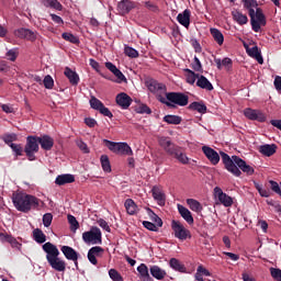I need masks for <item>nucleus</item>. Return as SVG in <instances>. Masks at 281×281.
Returning a JSON list of instances; mask_svg holds the SVG:
<instances>
[{"instance_id": "47", "label": "nucleus", "mask_w": 281, "mask_h": 281, "mask_svg": "<svg viewBox=\"0 0 281 281\" xmlns=\"http://www.w3.org/2000/svg\"><path fill=\"white\" fill-rule=\"evenodd\" d=\"M193 71H198L199 74H203V65L201 64V59L199 57L193 58V63L191 64Z\"/></svg>"}, {"instance_id": "37", "label": "nucleus", "mask_w": 281, "mask_h": 281, "mask_svg": "<svg viewBox=\"0 0 281 281\" xmlns=\"http://www.w3.org/2000/svg\"><path fill=\"white\" fill-rule=\"evenodd\" d=\"M147 214L150 221H153V223H155L157 227H164V221L155 213L153 209L147 207Z\"/></svg>"}, {"instance_id": "7", "label": "nucleus", "mask_w": 281, "mask_h": 281, "mask_svg": "<svg viewBox=\"0 0 281 281\" xmlns=\"http://www.w3.org/2000/svg\"><path fill=\"white\" fill-rule=\"evenodd\" d=\"M171 229L175 234V238H178V240H188V238H192L190 229L186 228L179 221H171Z\"/></svg>"}, {"instance_id": "34", "label": "nucleus", "mask_w": 281, "mask_h": 281, "mask_svg": "<svg viewBox=\"0 0 281 281\" xmlns=\"http://www.w3.org/2000/svg\"><path fill=\"white\" fill-rule=\"evenodd\" d=\"M42 3L44 8H50L52 10L63 12V3H60L58 0H43Z\"/></svg>"}, {"instance_id": "64", "label": "nucleus", "mask_w": 281, "mask_h": 281, "mask_svg": "<svg viewBox=\"0 0 281 281\" xmlns=\"http://www.w3.org/2000/svg\"><path fill=\"white\" fill-rule=\"evenodd\" d=\"M27 34V29H18L15 32H14V35L18 37V38H25Z\"/></svg>"}, {"instance_id": "46", "label": "nucleus", "mask_w": 281, "mask_h": 281, "mask_svg": "<svg viewBox=\"0 0 281 281\" xmlns=\"http://www.w3.org/2000/svg\"><path fill=\"white\" fill-rule=\"evenodd\" d=\"M67 218H68V223L70 225L71 232H76V229L80 227V223H78V220H76V216L71 214H69Z\"/></svg>"}, {"instance_id": "58", "label": "nucleus", "mask_w": 281, "mask_h": 281, "mask_svg": "<svg viewBox=\"0 0 281 281\" xmlns=\"http://www.w3.org/2000/svg\"><path fill=\"white\" fill-rule=\"evenodd\" d=\"M270 273L276 281H281V270L278 268H270Z\"/></svg>"}, {"instance_id": "48", "label": "nucleus", "mask_w": 281, "mask_h": 281, "mask_svg": "<svg viewBox=\"0 0 281 281\" xmlns=\"http://www.w3.org/2000/svg\"><path fill=\"white\" fill-rule=\"evenodd\" d=\"M256 19L257 21H259V23H261L262 26L267 25V16H265V13L262 12V10L260 8L256 9Z\"/></svg>"}, {"instance_id": "13", "label": "nucleus", "mask_w": 281, "mask_h": 281, "mask_svg": "<svg viewBox=\"0 0 281 281\" xmlns=\"http://www.w3.org/2000/svg\"><path fill=\"white\" fill-rule=\"evenodd\" d=\"M202 153L205 155V157L209 159V161H211L213 166L218 165V161H221V156L212 147L203 146Z\"/></svg>"}, {"instance_id": "20", "label": "nucleus", "mask_w": 281, "mask_h": 281, "mask_svg": "<svg viewBox=\"0 0 281 281\" xmlns=\"http://www.w3.org/2000/svg\"><path fill=\"white\" fill-rule=\"evenodd\" d=\"M232 16L235 23H238V25H247V23H249V18H247V14H244L238 9L232 11Z\"/></svg>"}, {"instance_id": "59", "label": "nucleus", "mask_w": 281, "mask_h": 281, "mask_svg": "<svg viewBox=\"0 0 281 281\" xmlns=\"http://www.w3.org/2000/svg\"><path fill=\"white\" fill-rule=\"evenodd\" d=\"M256 111L257 110H254L251 108H247L244 110V115L245 117H247L248 120H252L254 121V117L256 115Z\"/></svg>"}, {"instance_id": "5", "label": "nucleus", "mask_w": 281, "mask_h": 281, "mask_svg": "<svg viewBox=\"0 0 281 281\" xmlns=\"http://www.w3.org/2000/svg\"><path fill=\"white\" fill-rule=\"evenodd\" d=\"M38 136H27L26 144L24 146V153L29 161H36V153H38Z\"/></svg>"}, {"instance_id": "44", "label": "nucleus", "mask_w": 281, "mask_h": 281, "mask_svg": "<svg viewBox=\"0 0 281 281\" xmlns=\"http://www.w3.org/2000/svg\"><path fill=\"white\" fill-rule=\"evenodd\" d=\"M100 161L103 172H111V161L109 160V156L102 155Z\"/></svg>"}, {"instance_id": "25", "label": "nucleus", "mask_w": 281, "mask_h": 281, "mask_svg": "<svg viewBox=\"0 0 281 281\" xmlns=\"http://www.w3.org/2000/svg\"><path fill=\"white\" fill-rule=\"evenodd\" d=\"M277 150L278 146L276 144H266L259 147V153H261V155H265V157H272V155H276Z\"/></svg>"}, {"instance_id": "43", "label": "nucleus", "mask_w": 281, "mask_h": 281, "mask_svg": "<svg viewBox=\"0 0 281 281\" xmlns=\"http://www.w3.org/2000/svg\"><path fill=\"white\" fill-rule=\"evenodd\" d=\"M10 148L14 155V157H23V153H25V149H23V145L21 144H11Z\"/></svg>"}, {"instance_id": "9", "label": "nucleus", "mask_w": 281, "mask_h": 281, "mask_svg": "<svg viewBox=\"0 0 281 281\" xmlns=\"http://www.w3.org/2000/svg\"><path fill=\"white\" fill-rule=\"evenodd\" d=\"M220 155L226 170L231 172V175H234V177H240V175H243V171L238 169L236 161H234V156L229 157V155L225 154V151H221Z\"/></svg>"}, {"instance_id": "61", "label": "nucleus", "mask_w": 281, "mask_h": 281, "mask_svg": "<svg viewBox=\"0 0 281 281\" xmlns=\"http://www.w3.org/2000/svg\"><path fill=\"white\" fill-rule=\"evenodd\" d=\"M145 8H147V10L150 12H159V7H157V4L153 3L151 1H146Z\"/></svg>"}, {"instance_id": "52", "label": "nucleus", "mask_w": 281, "mask_h": 281, "mask_svg": "<svg viewBox=\"0 0 281 281\" xmlns=\"http://www.w3.org/2000/svg\"><path fill=\"white\" fill-rule=\"evenodd\" d=\"M143 227H145V229H148L149 232H159V226H157L153 222L144 221Z\"/></svg>"}, {"instance_id": "21", "label": "nucleus", "mask_w": 281, "mask_h": 281, "mask_svg": "<svg viewBox=\"0 0 281 281\" xmlns=\"http://www.w3.org/2000/svg\"><path fill=\"white\" fill-rule=\"evenodd\" d=\"M178 212L180 216L188 223V225H194V217H192V212L188 210L186 206L178 204Z\"/></svg>"}, {"instance_id": "57", "label": "nucleus", "mask_w": 281, "mask_h": 281, "mask_svg": "<svg viewBox=\"0 0 281 281\" xmlns=\"http://www.w3.org/2000/svg\"><path fill=\"white\" fill-rule=\"evenodd\" d=\"M136 111H137V113H140L142 115H144V113L146 115H150V113H153V110H150L148 108V105H146V104L139 105Z\"/></svg>"}, {"instance_id": "49", "label": "nucleus", "mask_w": 281, "mask_h": 281, "mask_svg": "<svg viewBox=\"0 0 281 281\" xmlns=\"http://www.w3.org/2000/svg\"><path fill=\"white\" fill-rule=\"evenodd\" d=\"M124 53H125V56H128L130 58H138L139 57V52H137V49L130 47V46H125Z\"/></svg>"}, {"instance_id": "41", "label": "nucleus", "mask_w": 281, "mask_h": 281, "mask_svg": "<svg viewBox=\"0 0 281 281\" xmlns=\"http://www.w3.org/2000/svg\"><path fill=\"white\" fill-rule=\"evenodd\" d=\"M187 75V82L188 85H194V82H196V80H199V74L194 72L193 70H191L190 68L184 69Z\"/></svg>"}, {"instance_id": "24", "label": "nucleus", "mask_w": 281, "mask_h": 281, "mask_svg": "<svg viewBox=\"0 0 281 281\" xmlns=\"http://www.w3.org/2000/svg\"><path fill=\"white\" fill-rule=\"evenodd\" d=\"M246 52L250 58H255L259 65H262L265 63V59L262 58V54L260 53V49H258V46H254L251 48L246 47Z\"/></svg>"}, {"instance_id": "39", "label": "nucleus", "mask_w": 281, "mask_h": 281, "mask_svg": "<svg viewBox=\"0 0 281 281\" xmlns=\"http://www.w3.org/2000/svg\"><path fill=\"white\" fill-rule=\"evenodd\" d=\"M162 121L166 122L167 124L179 125L181 124L182 119L179 115L168 114L164 116Z\"/></svg>"}, {"instance_id": "28", "label": "nucleus", "mask_w": 281, "mask_h": 281, "mask_svg": "<svg viewBox=\"0 0 281 281\" xmlns=\"http://www.w3.org/2000/svg\"><path fill=\"white\" fill-rule=\"evenodd\" d=\"M169 267L173 269V271H178L179 273H187L188 269L186 268V265H183L179 259L171 258L169 260Z\"/></svg>"}, {"instance_id": "18", "label": "nucleus", "mask_w": 281, "mask_h": 281, "mask_svg": "<svg viewBox=\"0 0 281 281\" xmlns=\"http://www.w3.org/2000/svg\"><path fill=\"white\" fill-rule=\"evenodd\" d=\"M105 67L106 69H109V71L114 74L119 82H126V76H124V74L120 69H117V66H115L113 63L111 61L105 63Z\"/></svg>"}, {"instance_id": "17", "label": "nucleus", "mask_w": 281, "mask_h": 281, "mask_svg": "<svg viewBox=\"0 0 281 281\" xmlns=\"http://www.w3.org/2000/svg\"><path fill=\"white\" fill-rule=\"evenodd\" d=\"M60 251L64 254L67 260H71L72 262L78 260V251H76V249H74L71 246H61Z\"/></svg>"}, {"instance_id": "23", "label": "nucleus", "mask_w": 281, "mask_h": 281, "mask_svg": "<svg viewBox=\"0 0 281 281\" xmlns=\"http://www.w3.org/2000/svg\"><path fill=\"white\" fill-rule=\"evenodd\" d=\"M147 88L151 93H164L166 91V85L159 83L156 80L147 81Z\"/></svg>"}, {"instance_id": "27", "label": "nucleus", "mask_w": 281, "mask_h": 281, "mask_svg": "<svg viewBox=\"0 0 281 281\" xmlns=\"http://www.w3.org/2000/svg\"><path fill=\"white\" fill-rule=\"evenodd\" d=\"M190 9L184 10L182 13H179L177 16L178 23L180 25H183V27L189 29L190 27Z\"/></svg>"}, {"instance_id": "31", "label": "nucleus", "mask_w": 281, "mask_h": 281, "mask_svg": "<svg viewBox=\"0 0 281 281\" xmlns=\"http://www.w3.org/2000/svg\"><path fill=\"white\" fill-rule=\"evenodd\" d=\"M149 273L155 280H164L167 276L166 270L161 269L159 266H151L149 268Z\"/></svg>"}, {"instance_id": "10", "label": "nucleus", "mask_w": 281, "mask_h": 281, "mask_svg": "<svg viewBox=\"0 0 281 281\" xmlns=\"http://www.w3.org/2000/svg\"><path fill=\"white\" fill-rule=\"evenodd\" d=\"M214 196L215 199H218L220 203H222L224 207H232V205H234V200L232 199V196L223 192V189H221V187L214 188Z\"/></svg>"}, {"instance_id": "22", "label": "nucleus", "mask_w": 281, "mask_h": 281, "mask_svg": "<svg viewBox=\"0 0 281 281\" xmlns=\"http://www.w3.org/2000/svg\"><path fill=\"white\" fill-rule=\"evenodd\" d=\"M196 87H199L200 89H205V91H214V86L212 85V82H210V80L203 76V75H200L198 77V80H196Z\"/></svg>"}, {"instance_id": "4", "label": "nucleus", "mask_w": 281, "mask_h": 281, "mask_svg": "<svg viewBox=\"0 0 281 281\" xmlns=\"http://www.w3.org/2000/svg\"><path fill=\"white\" fill-rule=\"evenodd\" d=\"M157 100L161 104H166L169 109H176L177 106H188L190 97L183 92H167L166 98L158 94Z\"/></svg>"}, {"instance_id": "53", "label": "nucleus", "mask_w": 281, "mask_h": 281, "mask_svg": "<svg viewBox=\"0 0 281 281\" xmlns=\"http://www.w3.org/2000/svg\"><path fill=\"white\" fill-rule=\"evenodd\" d=\"M241 3L246 10L258 8V0H241Z\"/></svg>"}, {"instance_id": "12", "label": "nucleus", "mask_w": 281, "mask_h": 281, "mask_svg": "<svg viewBox=\"0 0 281 281\" xmlns=\"http://www.w3.org/2000/svg\"><path fill=\"white\" fill-rule=\"evenodd\" d=\"M116 10L121 16H125V14H128L131 10H135V2L131 0H121L117 3Z\"/></svg>"}, {"instance_id": "11", "label": "nucleus", "mask_w": 281, "mask_h": 281, "mask_svg": "<svg viewBox=\"0 0 281 281\" xmlns=\"http://www.w3.org/2000/svg\"><path fill=\"white\" fill-rule=\"evenodd\" d=\"M233 159L235 161V166H237L238 170H241V172H245L249 177H251V175H254V172H256L254 167L247 165V161H245L243 158H240L238 156H234Z\"/></svg>"}, {"instance_id": "51", "label": "nucleus", "mask_w": 281, "mask_h": 281, "mask_svg": "<svg viewBox=\"0 0 281 281\" xmlns=\"http://www.w3.org/2000/svg\"><path fill=\"white\" fill-rule=\"evenodd\" d=\"M269 183H270V190H272V192L278 194L281 199V186L274 180H269Z\"/></svg>"}, {"instance_id": "60", "label": "nucleus", "mask_w": 281, "mask_h": 281, "mask_svg": "<svg viewBox=\"0 0 281 281\" xmlns=\"http://www.w3.org/2000/svg\"><path fill=\"white\" fill-rule=\"evenodd\" d=\"M49 16H50L52 21L56 23V25H65V21L63 20V18H60V15L50 13Z\"/></svg>"}, {"instance_id": "6", "label": "nucleus", "mask_w": 281, "mask_h": 281, "mask_svg": "<svg viewBox=\"0 0 281 281\" xmlns=\"http://www.w3.org/2000/svg\"><path fill=\"white\" fill-rule=\"evenodd\" d=\"M109 150L115 153V155H133V149L126 143H115L109 139L103 140Z\"/></svg>"}, {"instance_id": "50", "label": "nucleus", "mask_w": 281, "mask_h": 281, "mask_svg": "<svg viewBox=\"0 0 281 281\" xmlns=\"http://www.w3.org/2000/svg\"><path fill=\"white\" fill-rule=\"evenodd\" d=\"M109 276L113 281H124V278H122V274H120V272L115 269H110Z\"/></svg>"}, {"instance_id": "45", "label": "nucleus", "mask_w": 281, "mask_h": 281, "mask_svg": "<svg viewBox=\"0 0 281 281\" xmlns=\"http://www.w3.org/2000/svg\"><path fill=\"white\" fill-rule=\"evenodd\" d=\"M90 106L91 109H94V111H100V109L104 106V103H102L98 98L91 97Z\"/></svg>"}, {"instance_id": "36", "label": "nucleus", "mask_w": 281, "mask_h": 281, "mask_svg": "<svg viewBox=\"0 0 281 281\" xmlns=\"http://www.w3.org/2000/svg\"><path fill=\"white\" fill-rule=\"evenodd\" d=\"M124 206L130 216H134V214H137V204H135V201H133V199L125 200Z\"/></svg>"}, {"instance_id": "16", "label": "nucleus", "mask_w": 281, "mask_h": 281, "mask_svg": "<svg viewBox=\"0 0 281 281\" xmlns=\"http://www.w3.org/2000/svg\"><path fill=\"white\" fill-rule=\"evenodd\" d=\"M116 104L123 109H128L133 104V99L128 97L125 92H121L116 95Z\"/></svg>"}, {"instance_id": "62", "label": "nucleus", "mask_w": 281, "mask_h": 281, "mask_svg": "<svg viewBox=\"0 0 281 281\" xmlns=\"http://www.w3.org/2000/svg\"><path fill=\"white\" fill-rule=\"evenodd\" d=\"M250 25L252 27L254 32H260V26L262 25V23H260V21L252 19L250 20Z\"/></svg>"}, {"instance_id": "32", "label": "nucleus", "mask_w": 281, "mask_h": 281, "mask_svg": "<svg viewBox=\"0 0 281 281\" xmlns=\"http://www.w3.org/2000/svg\"><path fill=\"white\" fill-rule=\"evenodd\" d=\"M137 271H138V273H139L140 280H143V281H154V280L150 278V273L148 272V266H146V263H140V265L137 267Z\"/></svg>"}, {"instance_id": "2", "label": "nucleus", "mask_w": 281, "mask_h": 281, "mask_svg": "<svg viewBox=\"0 0 281 281\" xmlns=\"http://www.w3.org/2000/svg\"><path fill=\"white\" fill-rule=\"evenodd\" d=\"M42 249L43 251H45L46 260L52 269L59 272L67 269V263L65 262V260L58 258V256H60V250H58V247H56V245L48 241L42 246Z\"/></svg>"}, {"instance_id": "26", "label": "nucleus", "mask_w": 281, "mask_h": 281, "mask_svg": "<svg viewBox=\"0 0 281 281\" xmlns=\"http://www.w3.org/2000/svg\"><path fill=\"white\" fill-rule=\"evenodd\" d=\"M76 181V177L71 173H65L57 176L55 183L56 186H65L67 183H74Z\"/></svg>"}, {"instance_id": "30", "label": "nucleus", "mask_w": 281, "mask_h": 281, "mask_svg": "<svg viewBox=\"0 0 281 281\" xmlns=\"http://www.w3.org/2000/svg\"><path fill=\"white\" fill-rule=\"evenodd\" d=\"M217 69H223V67H225L226 71H229V69H232L234 61L232 60V58L229 57H225L223 60H221L220 58H215L214 59Z\"/></svg>"}, {"instance_id": "14", "label": "nucleus", "mask_w": 281, "mask_h": 281, "mask_svg": "<svg viewBox=\"0 0 281 281\" xmlns=\"http://www.w3.org/2000/svg\"><path fill=\"white\" fill-rule=\"evenodd\" d=\"M102 254H104V248L100 246H94L89 249L88 251V260L91 265H98V258L102 257Z\"/></svg>"}, {"instance_id": "56", "label": "nucleus", "mask_w": 281, "mask_h": 281, "mask_svg": "<svg viewBox=\"0 0 281 281\" xmlns=\"http://www.w3.org/2000/svg\"><path fill=\"white\" fill-rule=\"evenodd\" d=\"M52 221H54V215H52V213H46L43 215L44 227H49V225H52Z\"/></svg>"}, {"instance_id": "63", "label": "nucleus", "mask_w": 281, "mask_h": 281, "mask_svg": "<svg viewBox=\"0 0 281 281\" xmlns=\"http://www.w3.org/2000/svg\"><path fill=\"white\" fill-rule=\"evenodd\" d=\"M98 225H99V227H101L105 232L111 233V227L109 226V223H106V221L100 218V220H98Z\"/></svg>"}, {"instance_id": "29", "label": "nucleus", "mask_w": 281, "mask_h": 281, "mask_svg": "<svg viewBox=\"0 0 281 281\" xmlns=\"http://www.w3.org/2000/svg\"><path fill=\"white\" fill-rule=\"evenodd\" d=\"M189 111H196L198 113H201V115H205L207 113V105L203 102L193 101L189 106Z\"/></svg>"}, {"instance_id": "1", "label": "nucleus", "mask_w": 281, "mask_h": 281, "mask_svg": "<svg viewBox=\"0 0 281 281\" xmlns=\"http://www.w3.org/2000/svg\"><path fill=\"white\" fill-rule=\"evenodd\" d=\"M12 201L15 210L23 212V214H27L32 210H38L41 203H43L41 199L23 192L13 193Z\"/></svg>"}, {"instance_id": "19", "label": "nucleus", "mask_w": 281, "mask_h": 281, "mask_svg": "<svg viewBox=\"0 0 281 281\" xmlns=\"http://www.w3.org/2000/svg\"><path fill=\"white\" fill-rule=\"evenodd\" d=\"M38 143L43 150H52L54 148V138L49 135L38 136Z\"/></svg>"}, {"instance_id": "42", "label": "nucleus", "mask_w": 281, "mask_h": 281, "mask_svg": "<svg viewBox=\"0 0 281 281\" xmlns=\"http://www.w3.org/2000/svg\"><path fill=\"white\" fill-rule=\"evenodd\" d=\"M61 38H64V41H67L68 43H72V45L80 44V38H78V36L74 35L72 33H63Z\"/></svg>"}, {"instance_id": "33", "label": "nucleus", "mask_w": 281, "mask_h": 281, "mask_svg": "<svg viewBox=\"0 0 281 281\" xmlns=\"http://www.w3.org/2000/svg\"><path fill=\"white\" fill-rule=\"evenodd\" d=\"M66 78H68L70 85H78L80 82V77L71 68L66 67L64 71Z\"/></svg>"}, {"instance_id": "55", "label": "nucleus", "mask_w": 281, "mask_h": 281, "mask_svg": "<svg viewBox=\"0 0 281 281\" xmlns=\"http://www.w3.org/2000/svg\"><path fill=\"white\" fill-rule=\"evenodd\" d=\"M43 85H44L45 89H54V78H52V76L47 75L43 80Z\"/></svg>"}, {"instance_id": "38", "label": "nucleus", "mask_w": 281, "mask_h": 281, "mask_svg": "<svg viewBox=\"0 0 281 281\" xmlns=\"http://www.w3.org/2000/svg\"><path fill=\"white\" fill-rule=\"evenodd\" d=\"M33 238L35 243H38L40 245H43V243L47 240V236H45V233L40 228L33 231Z\"/></svg>"}, {"instance_id": "3", "label": "nucleus", "mask_w": 281, "mask_h": 281, "mask_svg": "<svg viewBox=\"0 0 281 281\" xmlns=\"http://www.w3.org/2000/svg\"><path fill=\"white\" fill-rule=\"evenodd\" d=\"M158 144L162 148V150L167 153V155H169L170 157H175V159H178L180 164H183L186 166L188 161H190L188 156L181 150V147L172 143V140H170V137L160 136L158 138Z\"/></svg>"}, {"instance_id": "40", "label": "nucleus", "mask_w": 281, "mask_h": 281, "mask_svg": "<svg viewBox=\"0 0 281 281\" xmlns=\"http://www.w3.org/2000/svg\"><path fill=\"white\" fill-rule=\"evenodd\" d=\"M187 204L189 205L190 210H192V212H202L203 211V205H201V202H199L194 199H188Z\"/></svg>"}, {"instance_id": "54", "label": "nucleus", "mask_w": 281, "mask_h": 281, "mask_svg": "<svg viewBox=\"0 0 281 281\" xmlns=\"http://www.w3.org/2000/svg\"><path fill=\"white\" fill-rule=\"evenodd\" d=\"M255 122H267V115L260 110H256L255 117L252 119Z\"/></svg>"}, {"instance_id": "8", "label": "nucleus", "mask_w": 281, "mask_h": 281, "mask_svg": "<svg viewBox=\"0 0 281 281\" xmlns=\"http://www.w3.org/2000/svg\"><path fill=\"white\" fill-rule=\"evenodd\" d=\"M82 240L91 245H102V231L93 226L90 231L82 233Z\"/></svg>"}, {"instance_id": "15", "label": "nucleus", "mask_w": 281, "mask_h": 281, "mask_svg": "<svg viewBox=\"0 0 281 281\" xmlns=\"http://www.w3.org/2000/svg\"><path fill=\"white\" fill-rule=\"evenodd\" d=\"M151 194L154 200L157 201L158 205H166V193H164V189H161V187H153Z\"/></svg>"}, {"instance_id": "35", "label": "nucleus", "mask_w": 281, "mask_h": 281, "mask_svg": "<svg viewBox=\"0 0 281 281\" xmlns=\"http://www.w3.org/2000/svg\"><path fill=\"white\" fill-rule=\"evenodd\" d=\"M211 35L214 38L215 43H217V45H223V43H225V36L223 35V33L221 32V30L218 29H210Z\"/></svg>"}]
</instances>
